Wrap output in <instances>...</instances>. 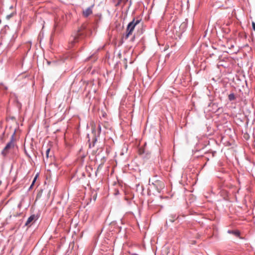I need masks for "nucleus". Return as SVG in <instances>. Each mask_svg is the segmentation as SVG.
Segmentation results:
<instances>
[{
  "label": "nucleus",
  "instance_id": "nucleus-1",
  "mask_svg": "<svg viewBox=\"0 0 255 255\" xmlns=\"http://www.w3.org/2000/svg\"><path fill=\"white\" fill-rule=\"evenodd\" d=\"M85 37L84 29L82 27L79 28L77 31L74 32L71 35L69 40V47H73L76 43L83 40Z\"/></svg>",
  "mask_w": 255,
  "mask_h": 255
},
{
  "label": "nucleus",
  "instance_id": "nucleus-2",
  "mask_svg": "<svg viewBox=\"0 0 255 255\" xmlns=\"http://www.w3.org/2000/svg\"><path fill=\"white\" fill-rule=\"evenodd\" d=\"M140 22V19H135V18H133V20L128 24L126 29V34L125 36L126 39H127L132 34L135 27Z\"/></svg>",
  "mask_w": 255,
  "mask_h": 255
},
{
  "label": "nucleus",
  "instance_id": "nucleus-3",
  "mask_svg": "<svg viewBox=\"0 0 255 255\" xmlns=\"http://www.w3.org/2000/svg\"><path fill=\"white\" fill-rule=\"evenodd\" d=\"M14 134L15 133H13L10 137V141L6 144V146L1 151V154L3 156H5L7 154L9 149L14 147Z\"/></svg>",
  "mask_w": 255,
  "mask_h": 255
},
{
  "label": "nucleus",
  "instance_id": "nucleus-4",
  "mask_svg": "<svg viewBox=\"0 0 255 255\" xmlns=\"http://www.w3.org/2000/svg\"><path fill=\"white\" fill-rule=\"evenodd\" d=\"M152 184L156 188L158 192H160L164 187L163 183L158 180L155 181L154 183H152Z\"/></svg>",
  "mask_w": 255,
  "mask_h": 255
},
{
  "label": "nucleus",
  "instance_id": "nucleus-5",
  "mask_svg": "<svg viewBox=\"0 0 255 255\" xmlns=\"http://www.w3.org/2000/svg\"><path fill=\"white\" fill-rule=\"evenodd\" d=\"M93 7V5H92L91 6L88 7L87 8L83 11V15L84 17H87L88 16H89L90 14L92 13Z\"/></svg>",
  "mask_w": 255,
  "mask_h": 255
},
{
  "label": "nucleus",
  "instance_id": "nucleus-6",
  "mask_svg": "<svg viewBox=\"0 0 255 255\" xmlns=\"http://www.w3.org/2000/svg\"><path fill=\"white\" fill-rule=\"evenodd\" d=\"M36 220V217L35 215H31L25 223V226H28L32 221Z\"/></svg>",
  "mask_w": 255,
  "mask_h": 255
},
{
  "label": "nucleus",
  "instance_id": "nucleus-7",
  "mask_svg": "<svg viewBox=\"0 0 255 255\" xmlns=\"http://www.w3.org/2000/svg\"><path fill=\"white\" fill-rule=\"evenodd\" d=\"M228 233L229 234H233V235H234L235 236H236L237 237H239L240 236V232L237 231V230H235V231H233V230H228Z\"/></svg>",
  "mask_w": 255,
  "mask_h": 255
},
{
  "label": "nucleus",
  "instance_id": "nucleus-8",
  "mask_svg": "<svg viewBox=\"0 0 255 255\" xmlns=\"http://www.w3.org/2000/svg\"><path fill=\"white\" fill-rule=\"evenodd\" d=\"M235 98V96L233 93L230 94L228 96V99L230 101L234 100Z\"/></svg>",
  "mask_w": 255,
  "mask_h": 255
},
{
  "label": "nucleus",
  "instance_id": "nucleus-9",
  "mask_svg": "<svg viewBox=\"0 0 255 255\" xmlns=\"http://www.w3.org/2000/svg\"><path fill=\"white\" fill-rule=\"evenodd\" d=\"M37 177H38V174H37V175L35 176V177H34V178L33 179V181H32V184H31V186H30V188H32V187L33 186V185H34V184L35 182V181H36V179H37Z\"/></svg>",
  "mask_w": 255,
  "mask_h": 255
},
{
  "label": "nucleus",
  "instance_id": "nucleus-10",
  "mask_svg": "<svg viewBox=\"0 0 255 255\" xmlns=\"http://www.w3.org/2000/svg\"><path fill=\"white\" fill-rule=\"evenodd\" d=\"M50 148H48L46 149V157L48 158V155H49V152H50Z\"/></svg>",
  "mask_w": 255,
  "mask_h": 255
},
{
  "label": "nucleus",
  "instance_id": "nucleus-11",
  "mask_svg": "<svg viewBox=\"0 0 255 255\" xmlns=\"http://www.w3.org/2000/svg\"><path fill=\"white\" fill-rule=\"evenodd\" d=\"M98 129L99 133H100L101 132V126L100 124L98 125Z\"/></svg>",
  "mask_w": 255,
  "mask_h": 255
},
{
  "label": "nucleus",
  "instance_id": "nucleus-12",
  "mask_svg": "<svg viewBox=\"0 0 255 255\" xmlns=\"http://www.w3.org/2000/svg\"><path fill=\"white\" fill-rule=\"evenodd\" d=\"M252 26L253 29L255 31V23L254 22H252Z\"/></svg>",
  "mask_w": 255,
  "mask_h": 255
},
{
  "label": "nucleus",
  "instance_id": "nucleus-13",
  "mask_svg": "<svg viewBox=\"0 0 255 255\" xmlns=\"http://www.w3.org/2000/svg\"><path fill=\"white\" fill-rule=\"evenodd\" d=\"M169 221L171 222H173L174 221V219H169Z\"/></svg>",
  "mask_w": 255,
  "mask_h": 255
},
{
  "label": "nucleus",
  "instance_id": "nucleus-14",
  "mask_svg": "<svg viewBox=\"0 0 255 255\" xmlns=\"http://www.w3.org/2000/svg\"><path fill=\"white\" fill-rule=\"evenodd\" d=\"M178 217H176V215H175L174 218H177Z\"/></svg>",
  "mask_w": 255,
  "mask_h": 255
},
{
  "label": "nucleus",
  "instance_id": "nucleus-15",
  "mask_svg": "<svg viewBox=\"0 0 255 255\" xmlns=\"http://www.w3.org/2000/svg\"><path fill=\"white\" fill-rule=\"evenodd\" d=\"M125 67H126V68H127V64H126Z\"/></svg>",
  "mask_w": 255,
  "mask_h": 255
}]
</instances>
